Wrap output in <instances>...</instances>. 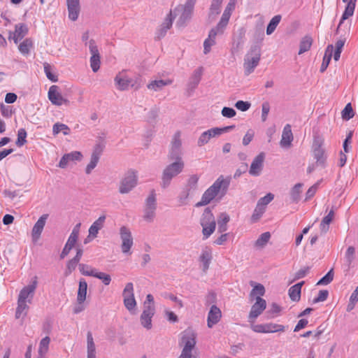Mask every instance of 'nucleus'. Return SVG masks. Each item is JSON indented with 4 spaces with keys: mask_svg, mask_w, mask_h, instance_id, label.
Instances as JSON below:
<instances>
[{
    "mask_svg": "<svg viewBox=\"0 0 358 358\" xmlns=\"http://www.w3.org/2000/svg\"><path fill=\"white\" fill-rule=\"evenodd\" d=\"M237 0H229L224 13L221 17L220 20L217 24L210 29L208 34V37L204 41L203 43V52L208 54L210 51V48L215 44V38L217 35H222L230 19L232 11L235 9V6Z\"/></svg>",
    "mask_w": 358,
    "mask_h": 358,
    "instance_id": "f257e3e1",
    "label": "nucleus"
},
{
    "mask_svg": "<svg viewBox=\"0 0 358 358\" xmlns=\"http://www.w3.org/2000/svg\"><path fill=\"white\" fill-rule=\"evenodd\" d=\"M231 179L229 178H224L220 176L203 194L200 201L196 203V207L206 206L210 203L215 196L221 192L224 196L229 186Z\"/></svg>",
    "mask_w": 358,
    "mask_h": 358,
    "instance_id": "f03ea898",
    "label": "nucleus"
},
{
    "mask_svg": "<svg viewBox=\"0 0 358 358\" xmlns=\"http://www.w3.org/2000/svg\"><path fill=\"white\" fill-rule=\"evenodd\" d=\"M196 0H187L185 4H180L172 11L174 19L178 16L176 26L183 27L192 18Z\"/></svg>",
    "mask_w": 358,
    "mask_h": 358,
    "instance_id": "7ed1b4c3",
    "label": "nucleus"
},
{
    "mask_svg": "<svg viewBox=\"0 0 358 358\" xmlns=\"http://www.w3.org/2000/svg\"><path fill=\"white\" fill-rule=\"evenodd\" d=\"M171 162L162 172L160 185L163 189L167 188L170 185L172 179L181 173L185 168L184 161L173 160Z\"/></svg>",
    "mask_w": 358,
    "mask_h": 358,
    "instance_id": "20e7f679",
    "label": "nucleus"
},
{
    "mask_svg": "<svg viewBox=\"0 0 358 358\" xmlns=\"http://www.w3.org/2000/svg\"><path fill=\"white\" fill-rule=\"evenodd\" d=\"M196 344L195 333L187 329L182 333L180 345L182 347V352L178 358H192L193 351Z\"/></svg>",
    "mask_w": 358,
    "mask_h": 358,
    "instance_id": "39448f33",
    "label": "nucleus"
},
{
    "mask_svg": "<svg viewBox=\"0 0 358 358\" xmlns=\"http://www.w3.org/2000/svg\"><path fill=\"white\" fill-rule=\"evenodd\" d=\"M201 225L203 228L202 232L204 238H208L215 230L216 222L209 208H206L202 214Z\"/></svg>",
    "mask_w": 358,
    "mask_h": 358,
    "instance_id": "423d86ee",
    "label": "nucleus"
},
{
    "mask_svg": "<svg viewBox=\"0 0 358 358\" xmlns=\"http://www.w3.org/2000/svg\"><path fill=\"white\" fill-rule=\"evenodd\" d=\"M260 50L257 47L252 48L250 52L245 55L243 67L245 74L246 76L252 73L255 69L258 66L260 60Z\"/></svg>",
    "mask_w": 358,
    "mask_h": 358,
    "instance_id": "0eeeda50",
    "label": "nucleus"
},
{
    "mask_svg": "<svg viewBox=\"0 0 358 358\" xmlns=\"http://www.w3.org/2000/svg\"><path fill=\"white\" fill-rule=\"evenodd\" d=\"M138 177L136 172L129 171L122 178L119 185V192L120 194H128L137 185Z\"/></svg>",
    "mask_w": 358,
    "mask_h": 358,
    "instance_id": "6e6552de",
    "label": "nucleus"
},
{
    "mask_svg": "<svg viewBox=\"0 0 358 358\" xmlns=\"http://www.w3.org/2000/svg\"><path fill=\"white\" fill-rule=\"evenodd\" d=\"M157 208L156 194L152 190L145 201L143 210V219L148 222H152L155 217Z\"/></svg>",
    "mask_w": 358,
    "mask_h": 358,
    "instance_id": "1a4fd4ad",
    "label": "nucleus"
},
{
    "mask_svg": "<svg viewBox=\"0 0 358 358\" xmlns=\"http://www.w3.org/2000/svg\"><path fill=\"white\" fill-rule=\"evenodd\" d=\"M168 159L169 161H183L182 142L180 140V134L179 132L176 133L175 135L173 136L171 144V148L168 154Z\"/></svg>",
    "mask_w": 358,
    "mask_h": 358,
    "instance_id": "9d476101",
    "label": "nucleus"
},
{
    "mask_svg": "<svg viewBox=\"0 0 358 358\" xmlns=\"http://www.w3.org/2000/svg\"><path fill=\"white\" fill-rule=\"evenodd\" d=\"M115 83L119 90L124 91L129 89V87L137 90L140 88L141 85L134 81L132 78L128 77L124 73H118L115 78Z\"/></svg>",
    "mask_w": 358,
    "mask_h": 358,
    "instance_id": "9b49d317",
    "label": "nucleus"
},
{
    "mask_svg": "<svg viewBox=\"0 0 358 358\" xmlns=\"http://www.w3.org/2000/svg\"><path fill=\"white\" fill-rule=\"evenodd\" d=\"M37 285L38 278L36 276H34V278H32L30 284L24 287L20 290L17 300L31 303Z\"/></svg>",
    "mask_w": 358,
    "mask_h": 358,
    "instance_id": "f8f14e48",
    "label": "nucleus"
},
{
    "mask_svg": "<svg viewBox=\"0 0 358 358\" xmlns=\"http://www.w3.org/2000/svg\"><path fill=\"white\" fill-rule=\"evenodd\" d=\"M120 237L122 241V252L124 254L129 253L134 245V239L131 230L126 226H122L120 228Z\"/></svg>",
    "mask_w": 358,
    "mask_h": 358,
    "instance_id": "ddd939ff",
    "label": "nucleus"
},
{
    "mask_svg": "<svg viewBox=\"0 0 358 358\" xmlns=\"http://www.w3.org/2000/svg\"><path fill=\"white\" fill-rule=\"evenodd\" d=\"M48 96L53 105L60 106L62 105L69 106L70 103L67 99L62 96V94L59 92V87L57 85H52L49 88Z\"/></svg>",
    "mask_w": 358,
    "mask_h": 358,
    "instance_id": "4468645a",
    "label": "nucleus"
},
{
    "mask_svg": "<svg viewBox=\"0 0 358 358\" xmlns=\"http://www.w3.org/2000/svg\"><path fill=\"white\" fill-rule=\"evenodd\" d=\"M89 49L92 55L90 57V66L94 72H96L100 68V54L94 40L89 41Z\"/></svg>",
    "mask_w": 358,
    "mask_h": 358,
    "instance_id": "2eb2a0df",
    "label": "nucleus"
},
{
    "mask_svg": "<svg viewBox=\"0 0 358 358\" xmlns=\"http://www.w3.org/2000/svg\"><path fill=\"white\" fill-rule=\"evenodd\" d=\"M155 313V306H146L140 317L141 324L149 330L152 327V319Z\"/></svg>",
    "mask_w": 358,
    "mask_h": 358,
    "instance_id": "dca6fc26",
    "label": "nucleus"
},
{
    "mask_svg": "<svg viewBox=\"0 0 358 358\" xmlns=\"http://www.w3.org/2000/svg\"><path fill=\"white\" fill-rule=\"evenodd\" d=\"M264 159L265 154L264 152H260L254 158L249 170V173L251 176H259L261 174L264 166Z\"/></svg>",
    "mask_w": 358,
    "mask_h": 358,
    "instance_id": "f3484780",
    "label": "nucleus"
},
{
    "mask_svg": "<svg viewBox=\"0 0 358 358\" xmlns=\"http://www.w3.org/2000/svg\"><path fill=\"white\" fill-rule=\"evenodd\" d=\"M266 301L259 296H257L256 302L252 306L250 312L249 313V319L252 320V322H253L262 313V312L266 309Z\"/></svg>",
    "mask_w": 358,
    "mask_h": 358,
    "instance_id": "a211bd4d",
    "label": "nucleus"
},
{
    "mask_svg": "<svg viewBox=\"0 0 358 358\" xmlns=\"http://www.w3.org/2000/svg\"><path fill=\"white\" fill-rule=\"evenodd\" d=\"M28 34V27L25 24L20 23L15 25L14 31H9L8 39H13L15 44Z\"/></svg>",
    "mask_w": 358,
    "mask_h": 358,
    "instance_id": "6ab92c4d",
    "label": "nucleus"
},
{
    "mask_svg": "<svg viewBox=\"0 0 358 358\" xmlns=\"http://www.w3.org/2000/svg\"><path fill=\"white\" fill-rule=\"evenodd\" d=\"M83 155L79 151H73L71 152L65 154L61 158L59 162V167L62 169L66 168L71 162H80L83 159Z\"/></svg>",
    "mask_w": 358,
    "mask_h": 358,
    "instance_id": "aec40b11",
    "label": "nucleus"
},
{
    "mask_svg": "<svg viewBox=\"0 0 358 358\" xmlns=\"http://www.w3.org/2000/svg\"><path fill=\"white\" fill-rule=\"evenodd\" d=\"M48 217V214H43L42 216L39 217V219L34 225L31 231V236L33 241L36 242L39 239Z\"/></svg>",
    "mask_w": 358,
    "mask_h": 358,
    "instance_id": "412c9836",
    "label": "nucleus"
},
{
    "mask_svg": "<svg viewBox=\"0 0 358 358\" xmlns=\"http://www.w3.org/2000/svg\"><path fill=\"white\" fill-rule=\"evenodd\" d=\"M173 20L174 17H173L172 10H171L164 22L156 31L157 39L160 40L166 35L167 31L171 27Z\"/></svg>",
    "mask_w": 358,
    "mask_h": 358,
    "instance_id": "4be33fe9",
    "label": "nucleus"
},
{
    "mask_svg": "<svg viewBox=\"0 0 358 358\" xmlns=\"http://www.w3.org/2000/svg\"><path fill=\"white\" fill-rule=\"evenodd\" d=\"M101 152H102V149H101V146L97 145L94 148V149L91 155L90 163L86 166V169H85L86 174H90L92 173V171H93V169L96 166V165L99 161Z\"/></svg>",
    "mask_w": 358,
    "mask_h": 358,
    "instance_id": "5701e85b",
    "label": "nucleus"
},
{
    "mask_svg": "<svg viewBox=\"0 0 358 358\" xmlns=\"http://www.w3.org/2000/svg\"><path fill=\"white\" fill-rule=\"evenodd\" d=\"M222 317L220 309L215 305H212L208 314L207 325L212 328L215 324L219 322Z\"/></svg>",
    "mask_w": 358,
    "mask_h": 358,
    "instance_id": "b1692460",
    "label": "nucleus"
},
{
    "mask_svg": "<svg viewBox=\"0 0 358 358\" xmlns=\"http://www.w3.org/2000/svg\"><path fill=\"white\" fill-rule=\"evenodd\" d=\"M66 5L69 13V17L72 21H76L78 18L80 10L79 0H66Z\"/></svg>",
    "mask_w": 358,
    "mask_h": 358,
    "instance_id": "393cba45",
    "label": "nucleus"
},
{
    "mask_svg": "<svg viewBox=\"0 0 358 358\" xmlns=\"http://www.w3.org/2000/svg\"><path fill=\"white\" fill-rule=\"evenodd\" d=\"M313 155L317 164L324 165L326 156L324 150L322 148V143L320 140H315L313 143Z\"/></svg>",
    "mask_w": 358,
    "mask_h": 358,
    "instance_id": "a878e982",
    "label": "nucleus"
},
{
    "mask_svg": "<svg viewBox=\"0 0 358 358\" xmlns=\"http://www.w3.org/2000/svg\"><path fill=\"white\" fill-rule=\"evenodd\" d=\"M343 1L347 3V5L342 15L341 19L336 29V32L338 31V29L344 20L353 15L357 0H343Z\"/></svg>",
    "mask_w": 358,
    "mask_h": 358,
    "instance_id": "bb28decb",
    "label": "nucleus"
},
{
    "mask_svg": "<svg viewBox=\"0 0 358 358\" xmlns=\"http://www.w3.org/2000/svg\"><path fill=\"white\" fill-rule=\"evenodd\" d=\"M293 134L289 124H286L283 129L282 138L280 142L282 148H289L293 141Z\"/></svg>",
    "mask_w": 358,
    "mask_h": 358,
    "instance_id": "cd10ccee",
    "label": "nucleus"
},
{
    "mask_svg": "<svg viewBox=\"0 0 358 358\" xmlns=\"http://www.w3.org/2000/svg\"><path fill=\"white\" fill-rule=\"evenodd\" d=\"M106 219V216L103 215L92 223L88 231L90 236L97 237L99 230H101L104 226Z\"/></svg>",
    "mask_w": 358,
    "mask_h": 358,
    "instance_id": "c85d7f7f",
    "label": "nucleus"
},
{
    "mask_svg": "<svg viewBox=\"0 0 358 358\" xmlns=\"http://www.w3.org/2000/svg\"><path fill=\"white\" fill-rule=\"evenodd\" d=\"M203 73V68L199 67L195 69L191 76L187 87L189 90H194L199 84Z\"/></svg>",
    "mask_w": 358,
    "mask_h": 358,
    "instance_id": "c756f323",
    "label": "nucleus"
},
{
    "mask_svg": "<svg viewBox=\"0 0 358 358\" xmlns=\"http://www.w3.org/2000/svg\"><path fill=\"white\" fill-rule=\"evenodd\" d=\"M212 259V250L210 248L206 247L202 250L201 254L199 257V260L202 264L203 270L207 271Z\"/></svg>",
    "mask_w": 358,
    "mask_h": 358,
    "instance_id": "7c9ffc66",
    "label": "nucleus"
},
{
    "mask_svg": "<svg viewBox=\"0 0 358 358\" xmlns=\"http://www.w3.org/2000/svg\"><path fill=\"white\" fill-rule=\"evenodd\" d=\"M245 35L243 29H239V34L237 36H234L231 45V52L233 55L238 52L243 45V38Z\"/></svg>",
    "mask_w": 358,
    "mask_h": 358,
    "instance_id": "2f4dec72",
    "label": "nucleus"
},
{
    "mask_svg": "<svg viewBox=\"0 0 358 358\" xmlns=\"http://www.w3.org/2000/svg\"><path fill=\"white\" fill-rule=\"evenodd\" d=\"M87 290V283L85 279L81 278L79 281V287L77 296V301L79 304H82L85 301Z\"/></svg>",
    "mask_w": 358,
    "mask_h": 358,
    "instance_id": "473e14b6",
    "label": "nucleus"
},
{
    "mask_svg": "<svg viewBox=\"0 0 358 358\" xmlns=\"http://www.w3.org/2000/svg\"><path fill=\"white\" fill-rule=\"evenodd\" d=\"M304 284V282H300L293 286H292L288 291L289 298L293 301H299L301 298V287Z\"/></svg>",
    "mask_w": 358,
    "mask_h": 358,
    "instance_id": "72a5a7b5",
    "label": "nucleus"
},
{
    "mask_svg": "<svg viewBox=\"0 0 358 358\" xmlns=\"http://www.w3.org/2000/svg\"><path fill=\"white\" fill-rule=\"evenodd\" d=\"M172 83V80L170 79L168 80H156L152 81L148 85V88L150 90H153L155 92L160 91L162 88L166 86L171 85Z\"/></svg>",
    "mask_w": 358,
    "mask_h": 358,
    "instance_id": "f704fd0d",
    "label": "nucleus"
},
{
    "mask_svg": "<svg viewBox=\"0 0 358 358\" xmlns=\"http://www.w3.org/2000/svg\"><path fill=\"white\" fill-rule=\"evenodd\" d=\"M234 128V125L227 126L222 128L214 127L205 131L207 136L210 139L211 138L220 136L223 133L227 132Z\"/></svg>",
    "mask_w": 358,
    "mask_h": 358,
    "instance_id": "c9c22d12",
    "label": "nucleus"
},
{
    "mask_svg": "<svg viewBox=\"0 0 358 358\" xmlns=\"http://www.w3.org/2000/svg\"><path fill=\"white\" fill-rule=\"evenodd\" d=\"M50 342V338L48 336H45L42 338L40 341L39 348L38 350V358H45V355L48 353L49 350V345Z\"/></svg>",
    "mask_w": 358,
    "mask_h": 358,
    "instance_id": "e433bc0d",
    "label": "nucleus"
},
{
    "mask_svg": "<svg viewBox=\"0 0 358 358\" xmlns=\"http://www.w3.org/2000/svg\"><path fill=\"white\" fill-rule=\"evenodd\" d=\"M334 50L333 45H329L326 48L324 55L323 57L322 63L320 67V71L324 72L327 68L328 67L329 62L331 61L332 53Z\"/></svg>",
    "mask_w": 358,
    "mask_h": 358,
    "instance_id": "4c0bfd02",
    "label": "nucleus"
},
{
    "mask_svg": "<svg viewBox=\"0 0 358 358\" xmlns=\"http://www.w3.org/2000/svg\"><path fill=\"white\" fill-rule=\"evenodd\" d=\"M87 358H96V347L91 332L87 334Z\"/></svg>",
    "mask_w": 358,
    "mask_h": 358,
    "instance_id": "58836bf2",
    "label": "nucleus"
},
{
    "mask_svg": "<svg viewBox=\"0 0 358 358\" xmlns=\"http://www.w3.org/2000/svg\"><path fill=\"white\" fill-rule=\"evenodd\" d=\"M229 220L230 218L228 214L226 213H220L217 220L218 231L220 233H223L227 230V223Z\"/></svg>",
    "mask_w": 358,
    "mask_h": 358,
    "instance_id": "ea45409f",
    "label": "nucleus"
},
{
    "mask_svg": "<svg viewBox=\"0 0 358 358\" xmlns=\"http://www.w3.org/2000/svg\"><path fill=\"white\" fill-rule=\"evenodd\" d=\"M334 217V210L331 209L327 215H326L320 223V230L325 234L329 229V224L331 222Z\"/></svg>",
    "mask_w": 358,
    "mask_h": 358,
    "instance_id": "a19ab883",
    "label": "nucleus"
},
{
    "mask_svg": "<svg viewBox=\"0 0 358 358\" xmlns=\"http://www.w3.org/2000/svg\"><path fill=\"white\" fill-rule=\"evenodd\" d=\"M29 306L27 305V302L17 300V306L15 311V317L17 319L25 317L27 314Z\"/></svg>",
    "mask_w": 358,
    "mask_h": 358,
    "instance_id": "79ce46f5",
    "label": "nucleus"
},
{
    "mask_svg": "<svg viewBox=\"0 0 358 358\" xmlns=\"http://www.w3.org/2000/svg\"><path fill=\"white\" fill-rule=\"evenodd\" d=\"M313 44V39L310 36L303 37L300 41L299 55L308 51Z\"/></svg>",
    "mask_w": 358,
    "mask_h": 358,
    "instance_id": "37998d69",
    "label": "nucleus"
},
{
    "mask_svg": "<svg viewBox=\"0 0 358 358\" xmlns=\"http://www.w3.org/2000/svg\"><path fill=\"white\" fill-rule=\"evenodd\" d=\"M33 47V41L31 38H27L24 40L18 46L19 51L24 55L29 53L31 48Z\"/></svg>",
    "mask_w": 358,
    "mask_h": 358,
    "instance_id": "c03bdc74",
    "label": "nucleus"
},
{
    "mask_svg": "<svg viewBox=\"0 0 358 358\" xmlns=\"http://www.w3.org/2000/svg\"><path fill=\"white\" fill-rule=\"evenodd\" d=\"M190 193L191 192L185 188L180 193L177 199L178 206H186L189 203Z\"/></svg>",
    "mask_w": 358,
    "mask_h": 358,
    "instance_id": "a18cd8bd",
    "label": "nucleus"
},
{
    "mask_svg": "<svg viewBox=\"0 0 358 358\" xmlns=\"http://www.w3.org/2000/svg\"><path fill=\"white\" fill-rule=\"evenodd\" d=\"M281 20V15H275L269 22L267 28H266V34L267 35H271L276 29L277 26L280 23Z\"/></svg>",
    "mask_w": 358,
    "mask_h": 358,
    "instance_id": "49530a36",
    "label": "nucleus"
},
{
    "mask_svg": "<svg viewBox=\"0 0 358 358\" xmlns=\"http://www.w3.org/2000/svg\"><path fill=\"white\" fill-rule=\"evenodd\" d=\"M199 179V177L198 175H191L187 181L185 189H188L190 192L196 189Z\"/></svg>",
    "mask_w": 358,
    "mask_h": 358,
    "instance_id": "de8ad7c7",
    "label": "nucleus"
},
{
    "mask_svg": "<svg viewBox=\"0 0 358 358\" xmlns=\"http://www.w3.org/2000/svg\"><path fill=\"white\" fill-rule=\"evenodd\" d=\"M271 238V234L269 232H264L260 235V236L257 238V240L255 243V245L257 248H264L267 243L268 242Z\"/></svg>",
    "mask_w": 358,
    "mask_h": 358,
    "instance_id": "09e8293b",
    "label": "nucleus"
},
{
    "mask_svg": "<svg viewBox=\"0 0 358 358\" xmlns=\"http://www.w3.org/2000/svg\"><path fill=\"white\" fill-rule=\"evenodd\" d=\"M62 131L64 135H69L70 134V129L69 127L64 124L62 123H56L53 125L52 127V133L54 135L58 134L59 132Z\"/></svg>",
    "mask_w": 358,
    "mask_h": 358,
    "instance_id": "8fccbe9b",
    "label": "nucleus"
},
{
    "mask_svg": "<svg viewBox=\"0 0 358 358\" xmlns=\"http://www.w3.org/2000/svg\"><path fill=\"white\" fill-rule=\"evenodd\" d=\"M302 185L301 183H297L291 189L290 196L293 202H297L299 200Z\"/></svg>",
    "mask_w": 358,
    "mask_h": 358,
    "instance_id": "3c124183",
    "label": "nucleus"
},
{
    "mask_svg": "<svg viewBox=\"0 0 358 358\" xmlns=\"http://www.w3.org/2000/svg\"><path fill=\"white\" fill-rule=\"evenodd\" d=\"M266 334L275 333V332H283L285 330V326L274 323H266Z\"/></svg>",
    "mask_w": 358,
    "mask_h": 358,
    "instance_id": "603ef678",
    "label": "nucleus"
},
{
    "mask_svg": "<svg viewBox=\"0 0 358 358\" xmlns=\"http://www.w3.org/2000/svg\"><path fill=\"white\" fill-rule=\"evenodd\" d=\"M80 272L86 276H94L96 269L93 268L91 266L85 264H79L78 265Z\"/></svg>",
    "mask_w": 358,
    "mask_h": 358,
    "instance_id": "864d4df0",
    "label": "nucleus"
},
{
    "mask_svg": "<svg viewBox=\"0 0 358 358\" xmlns=\"http://www.w3.org/2000/svg\"><path fill=\"white\" fill-rule=\"evenodd\" d=\"M223 0H213L210 8L209 15L215 16L220 13V7Z\"/></svg>",
    "mask_w": 358,
    "mask_h": 358,
    "instance_id": "5fc2aeb1",
    "label": "nucleus"
},
{
    "mask_svg": "<svg viewBox=\"0 0 358 358\" xmlns=\"http://www.w3.org/2000/svg\"><path fill=\"white\" fill-rule=\"evenodd\" d=\"M345 259L348 266H350L355 259V248L353 246H349L345 254Z\"/></svg>",
    "mask_w": 358,
    "mask_h": 358,
    "instance_id": "6e6d98bb",
    "label": "nucleus"
},
{
    "mask_svg": "<svg viewBox=\"0 0 358 358\" xmlns=\"http://www.w3.org/2000/svg\"><path fill=\"white\" fill-rule=\"evenodd\" d=\"M27 134L24 129H20L17 131V138L16 141V145L18 147H22L27 143Z\"/></svg>",
    "mask_w": 358,
    "mask_h": 358,
    "instance_id": "4d7b16f0",
    "label": "nucleus"
},
{
    "mask_svg": "<svg viewBox=\"0 0 358 358\" xmlns=\"http://www.w3.org/2000/svg\"><path fill=\"white\" fill-rule=\"evenodd\" d=\"M93 277L101 280L105 285H108L111 281V277L109 274L103 272H99L97 270H96Z\"/></svg>",
    "mask_w": 358,
    "mask_h": 358,
    "instance_id": "13d9d810",
    "label": "nucleus"
},
{
    "mask_svg": "<svg viewBox=\"0 0 358 358\" xmlns=\"http://www.w3.org/2000/svg\"><path fill=\"white\" fill-rule=\"evenodd\" d=\"M122 296L124 300L126 298L129 299L134 296V285L132 282H128L126 284L122 292Z\"/></svg>",
    "mask_w": 358,
    "mask_h": 358,
    "instance_id": "bf43d9fd",
    "label": "nucleus"
},
{
    "mask_svg": "<svg viewBox=\"0 0 358 358\" xmlns=\"http://www.w3.org/2000/svg\"><path fill=\"white\" fill-rule=\"evenodd\" d=\"M265 210H266L265 207L261 206L259 203H257V206L255 207L254 213L252 215V221L255 222V221L258 220L262 217L263 213L265 212Z\"/></svg>",
    "mask_w": 358,
    "mask_h": 358,
    "instance_id": "052dcab7",
    "label": "nucleus"
},
{
    "mask_svg": "<svg viewBox=\"0 0 358 358\" xmlns=\"http://www.w3.org/2000/svg\"><path fill=\"white\" fill-rule=\"evenodd\" d=\"M354 116L353 109L351 103H348L342 111V117L345 120H349Z\"/></svg>",
    "mask_w": 358,
    "mask_h": 358,
    "instance_id": "680f3d73",
    "label": "nucleus"
},
{
    "mask_svg": "<svg viewBox=\"0 0 358 358\" xmlns=\"http://www.w3.org/2000/svg\"><path fill=\"white\" fill-rule=\"evenodd\" d=\"M334 279V271L331 269L324 277H322L317 283V285H326L329 284Z\"/></svg>",
    "mask_w": 358,
    "mask_h": 358,
    "instance_id": "e2e57ef3",
    "label": "nucleus"
},
{
    "mask_svg": "<svg viewBox=\"0 0 358 358\" xmlns=\"http://www.w3.org/2000/svg\"><path fill=\"white\" fill-rule=\"evenodd\" d=\"M265 294V288L262 284H257L254 285L253 289L251 291V296H257L261 297Z\"/></svg>",
    "mask_w": 358,
    "mask_h": 358,
    "instance_id": "0e129e2a",
    "label": "nucleus"
},
{
    "mask_svg": "<svg viewBox=\"0 0 358 358\" xmlns=\"http://www.w3.org/2000/svg\"><path fill=\"white\" fill-rule=\"evenodd\" d=\"M124 301V305L125 308L129 311L132 312L135 310L136 307V301L135 299V297L133 296L131 298H126Z\"/></svg>",
    "mask_w": 358,
    "mask_h": 358,
    "instance_id": "69168bd1",
    "label": "nucleus"
},
{
    "mask_svg": "<svg viewBox=\"0 0 358 358\" xmlns=\"http://www.w3.org/2000/svg\"><path fill=\"white\" fill-rule=\"evenodd\" d=\"M270 111V104L268 102L265 101L262 105V121L265 122L267 120L268 115Z\"/></svg>",
    "mask_w": 358,
    "mask_h": 358,
    "instance_id": "338daca9",
    "label": "nucleus"
},
{
    "mask_svg": "<svg viewBox=\"0 0 358 358\" xmlns=\"http://www.w3.org/2000/svg\"><path fill=\"white\" fill-rule=\"evenodd\" d=\"M274 195L271 193H268L264 197H262L257 201V203L260 204L264 207H266V206L273 199Z\"/></svg>",
    "mask_w": 358,
    "mask_h": 358,
    "instance_id": "774afa93",
    "label": "nucleus"
}]
</instances>
